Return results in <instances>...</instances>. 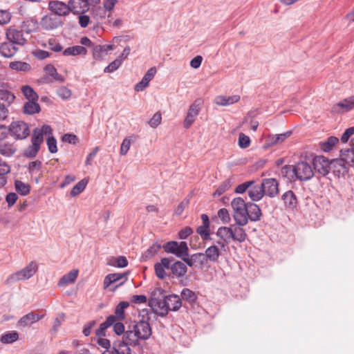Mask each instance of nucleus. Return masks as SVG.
I'll return each instance as SVG.
<instances>
[{"instance_id": "nucleus-5", "label": "nucleus", "mask_w": 354, "mask_h": 354, "mask_svg": "<svg viewBox=\"0 0 354 354\" xmlns=\"http://www.w3.org/2000/svg\"><path fill=\"white\" fill-rule=\"evenodd\" d=\"M162 248L166 253L172 254L183 261L189 256V248L185 241H169L163 245Z\"/></svg>"}, {"instance_id": "nucleus-12", "label": "nucleus", "mask_w": 354, "mask_h": 354, "mask_svg": "<svg viewBox=\"0 0 354 354\" xmlns=\"http://www.w3.org/2000/svg\"><path fill=\"white\" fill-rule=\"evenodd\" d=\"M264 195L274 198L279 193V183L275 178L263 179L261 183Z\"/></svg>"}, {"instance_id": "nucleus-21", "label": "nucleus", "mask_w": 354, "mask_h": 354, "mask_svg": "<svg viewBox=\"0 0 354 354\" xmlns=\"http://www.w3.org/2000/svg\"><path fill=\"white\" fill-rule=\"evenodd\" d=\"M129 272H125L123 273H113L106 275L104 279V287L106 288L111 284L116 283L120 280L123 279V281L120 283L116 287L120 286L123 285L127 281V276L129 275Z\"/></svg>"}, {"instance_id": "nucleus-23", "label": "nucleus", "mask_w": 354, "mask_h": 354, "mask_svg": "<svg viewBox=\"0 0 354 354\" xmlns=\"http://www.w3.org/2000/svg\"><path fill=\"white\" fill-rule=\"evenodd\" d=\"M201 219L203 221V225L201 226H198L196 228V232L201 236V239L203 241H207L210 240V234H209V216L205 214H203L201 215Z\"/></svg>"}, {"instance_id": "nucleus-35", "label": "nucleus", "mask_w": 354, "mask_h": 354, "mask_svg": "<svg viewBox=\"0 0 354 354\" xmlns=\"http://www.w3.org/2000/svg\"><path fill=\"white\" fill-rule=\"evenodd\" d=\"M340 156L339 158L343 160L348 167L354 166V150L352 148L341 149Z\"/></svg>"}, {"instance_id": "nucleus-53", "label": "nucleus", "mask_w": 354, "mask_h": 354, "mask_svg": "<svg viewBox=\"0 0 354 354\" xmlns=\"http://www.w3.org/2000/svg\"><path fill=\"white\" fill-rule=\"evenodd\" d=\"M232 186V181L230 179L224 180L214 192V196H219L222 195L225 192L230 189Z\"/></svg>"}, {"instance_id": "nucleus-29", "label": "nucleus", "mask_w": 354, "mask_h": 354, "mask_svg": "<svg viewBox=\"0 0 354 354\" xmlns=\"http://www.w3.org/2000/svg\"><path fill=\"white\" fill-rule=\"evenodd\" d=\"M218 244H214L208 247L205 251V257L208 261L217 262L221 255V252L218 248Z\"/></svg>"}, {"instance_id": "nucleus-14", "label": "nucleus", "mask_w": 354, "mask_h": 354, "mask_svg": "<svg viewBox=\"0 0 354 354\" xmlns=\"http://www.w3.org/2000/svg\"><path fill=\"white\" fill-rule=\"evenodd\" d=\"M330 171L335 176L340 178L348 174V167L340 158L333 159L330 161Z\"/></svg>"}, {"instance_id": "nucleus-18", "label": "nucleus", "mask_w": 354, "mask_h": 354, "mask_svg": "<svg viewBox=\"0 0 354 354\" xmlns=\"http://www.w3.org/2000/svg\"><path fill=\"white\" fill-rule=\"evenodd\" d=\"M31 142L32 144L25 149L24 155L27 158H32L37 156L42 143L41 134L32 136Z\"/></svg>"}, {"instance_id": "nucleus-8", "label": "nucleus", "mask_w": 354, "mask_h": 354, "mask_svg": "<svg viewBox=\"0 0 354 354\" xmlns=\"http://www.w3.org/2000/svg\"><path fill=\"white\" fill-rule=\"evenodd\" d=\"M296 172V180L307 181L314 176V171L311 165L305 162L301 161L295 165Z\"/></svg>"}, {"instance_id": "nucleus-37", "label": "nucleus", "mask_w": 354, "mask_h": 354, "mask_svg": "<svg viewBox=\"0 0 354 354\" xmlns=\"http://www.w3.org/2000/svg\"><path fill=\"white\" fill-rule=\"evenodd\" d=\"M78 276V270H73L68 274H64L59 281V286H66L70 283H74Z\"/></svg>"}, {"instance_id": "nucleus-10", "label": "nucleus", "mask_w": 354, "mask_h": 354, "mask_svg": "<svg viewBox=\"0 0 354 354\" xmlns=\"http://www.w3.org/2000/svg\"><path fill=\"white\" fill-rule=\"evenodd\" d=\"M313 171L315 173L326 176L330 172V161L323 156H317L313 160Z\"/></svg>"}, {"instance_id": "nucleus-32", "label": "nucleus", "mask_w": 354, "mask_h": 354, "mask_svg": "<svg viewBox=\"0 0 354 354\" xmlns=\"http://www.w3.org/2000/svg\"><path fill=\"white\" fill-rule=\"evenodd\" d=\"M240 100V96L234 95L232 96L218 95L215 97L214 103L219 106H228L238 102Z\"/></svg>"}, {"instance_id": "nucleus-57", "label": "nucleus", "mask_w": 354, "mask_h": 354, "mask_svg": "<svg viewBox=\"0 0 354 354\" xmlns=\"http://www.w3.org/2000/svg\"><path fill=\"white\" fill-rule=\"evenodd\" d=\"M250 138L243 133H239V146L241 149H245L250 146Z\"/></svg>"}, {"instance_id": "nucleus-62", "label": "nucleus", "mask_w": 354, "mask_h": 354, "mask_svg": "<svg viewBox=\"0 0 354 354\" xmlns=\"http://www.w3.org/2000/svg\"><path fill=\"white\" fill-rule=\"evenodd\" d=\"M254 180L247 181L238 185L235 189L237 194H243L254 184Z\"/></svg>"}, {"instance_id": "nucleus-2", "label": "nucleus", "mask_w": 354, "mask_h": 354, "mask_svg": "<svg viewBox=\"0 0 354 354\" xmlns=\"http://www.w3.org/2000/svg\"><path fill=\"white\" fill-rule=\"evenodd\" d=\"M125 333L130 343L139 345V340H147L151 337L152 330L147 321L140 320L128 326Z\"/></svg>"}, {"instance_id": "nucleus-61", "label": "nucleus", "mask_w": 354, "mask_h": 354, "mask_svg": "<svg viewBox=\"0 0 354 354\" xmlns=\"http://www.w3.org/2000/svg\"><path fill=\"white\" fill-rule=\"evenodd\" d=\"M59 316L60 318L57 317L55 319L52 329L50 330V333L53 335H55L57 333L59 326L62 325V322L64 319V315L63 313L61 314Z\"/></svg>"}, {"instance_id": "nucleus-27", "label": "nucleus", "mask_w": 354, "mask_h": 354, "mask_svg": "<svg viewBox=\"0 0 354 354\" xmlns=\"http://www.w3.org/2000/svg\"><path fill=\"white\" fill-rule=\"evenodd\" d=\"M171 272L177 278L184 277L187 272V264L184 261H176L171 266Z\"/></svg>"}, {"instance_id": "nucleus-43", "label": "nucleus", "mask_w": 354, "mask_h": 354, "mask_svg": "<svg viewBox=\"0 0 354 354\" xmlns=\"http://www.w3.org/2000/svg\"><path fill=\"white\" fill-rule=\"evenodd\" d=\"M0 88V101L7 102L10 104L15 100V95L4 88V83H2Z\"/></svg>"}, {"instance_id": "nucleus-15", "label": "nucleus", "mask_w": 354, "mask_h": 354, "mask_svg": "<svg viewBox=\"0 0 354 354\" xmlns=\"http://www.w3.org/2000/svg\"><path fill=\"white\" fill-rule=\"evenodd\" d=\"M200 104V101L197 100L190 105L188 113L183 122V126L185 129H189L195 121L201 110Z\"/></svg>"}, {"instance_id": "nucleus-40", "label": "nucleus", "mask_w": 354, "mask_h": 354, "mask_svg": "<svg viewBox=\"0 0 354 354\" xmlns=\"http://www.w3.org/2000/svg\"><path fill=\"white\" fill-rule=\"evenodd\" d=\"M16 150L13 144L6 141L0 142V153L3 156L10 157L15 153Z\"/></svg>"}, {"instance_id": "nucleus-1", "label": "nucleus", "mask_w": 354, "mask_h": 354, "mask_svg": "<svg viewBox=\"0 0 354 354\" xmlns=\"http://www.w3.org/2000/svg\"><path fill=\"white\" fill-rule=\"evenodd\" d=\"M216 234L220 239V241H216V243L221 249H225L231 241L243 243L248 237L243 227L234 225L230 227H218Z\"/></svg>"}, {"instance_id": "nucleus-25", "label": "nucleus", "mask_w": 354, "mask_h": 354, "mask_svg": "<svg viewBox=\"0 0 354 354\" xmlns=\"http://www.w3.org/2000/svg\"><path fill=\"white\" fill-rule=\"evenodd\" d=\"M247 213V223H248V220H250L253 222L259 221L261 219L262 215L260 207L255 203L250 202L248 204Z\"/></svg>"}, {"instance_id": "nucleus-60", "label": "nucleus", "mask_w": 354, "mask_h": 354, "mask_svg": "<svg viewBox=\"0 0 354 354\" xmlns=\"http://www.w3.org/2000/svg\"><path fill=\"white\" fill-rule=\"evenodd\" d=\"M162 115L160 112H156L149 121V124L152 128H156L161 122Z\"/></svg>"}, {"instance_id": "nucleus-20", "label": "nucleus", "mask_w": 354, "mask_h": 354, "mask_svg": "<svg viewBox=\"0 0 354 354\" xmlns=\"http://www.w3.org/2000/svg\"><path fill=\"white\" fill-rule=\"evenodd\" d=\"M171 259L164 257L161 259L160 262L156 263L154 265L156 275L158 279H164L167 277V273L165 270H171Z\"/></svg>"}, {"instance_id": "nucleus-39", "label": "nucleus", "mask_w": 354, "mask_h": 354, "mask_svg": "<svg viewBox=\"0 0 354 354\" xmlns=\"http://www.w3.org/2000/svg\"><path fill=\"white\" fill-rule=\"evenodd\" d=\"M295 165H285L282 167L280 175L286 178L289 181H295L296 180V172Z\"/></svg>"}, {"instance_id": "nucleus-46", "label": "nucleus", "mask_w": 354, "mask_h": 354, "mask_svg": "<svg viewBox=\"0 0 354 354\" xmlns=\"http://www.w3.org/2000/svg\"><path fill=\"white\" fill-rule=\"evenodd\" d=\"M129 306L128 301L120 302L115 310V319L123 320L125 319L124 309Z\"/></svg>"}, {"instance_id": "nucleus-54", "label": "nucleus", "mask_w": 354, "mask_h": 354, "mask_svg": "<svg viewBox=\"0 0 354 354\" xmlns=\"http://www.w3.org/2000/svg\"><path fill=\"white\" fill-rule=\"evenodd\" d=\"M122 59L116 58L104 69V73H113L116 71L122 64Z\"/></svg>"}, {"instance_id": "nucleus-24", "label": "nucleus", "mask_w": 354, "mask_h": 354, "mask_svg": "<svg viewBox=\"0 0 354 354\" xmlns=\"http://www.w3.org/2000/svg\"><path fill=\"white\" fill-rule=\"evenodd\" d=\"M184 262L189 267H193L197 265L203 266L207 263L205 254L202 252H198L193 254L191 256H187V258L184 259Z\"/></svg>"}, {"instance_id": "nucleus-31", "label": "nucleus", "mask_w": 354, "mask_h": 354, "mask_svg": "<svg viewBox=\"0 0 354 354\" xmlns=\"http://www.w3.org/2000/svg\"><path fill=\"white\" fill-rule=\"evenodd\" d=\"M39 23L35 19H28L24 21L21 25V30L24 34H30L37 32L39 26Z\"/></svg>"}, {"instance_id": "nucleus-4", "label": "nucleus", "mask_w": 354, "mask_h": 354, "mask_svg": "<svg viewBox=\"0 0 354 354\" xmlns=\"http://www.w3.org/2000/svg\"><path fill=\"white\" fill-rule=\"evenodd\" d=\"M248 204V203H245L241 197H236L231 202V206L233 209V218L236 225L241 227L247 225Z\"/></svg>"}, {"instance_id": "nucleus-38", "label": "nucleus", "mask_w": 354, "mask_h": 354, "mask_svg": "<svg viewBox=\"0 0 354 354\" xmlns=\"http://www.w3.org/2000/svg\"><path fill=\"white\" fill-rule=\"evenodd\" d=\"M115 322V317L113 315H109L105 322L102 323L100 327L95 330V335L98 337L105 335L106 329L112 326Z\"/></svg>"}, {"instance_id": "nucleus-45", "label": "nucleus", "mask_w": 354, "mask_h": 354, "mask_svg": "<svg viewBox=\"0 0 354 354\" xmlns=\"http://www.w3.org/2000/svg\"><path fill=\"white\" fill-rule=\"evenodd\" d=\"M19 339V333L15 330L8 331L1 337V342L3 344H12Z\"/></svg>"}, {"instance_id": "nucleus-3", "label": "nucleus", "mask_w": 354, "mask_h": 354, "mask_svg": "<svg viewBox=\"0 0 354 354\" xmlns=\"http://www.w3.org/2000/svg\"><path fill=\"white\" fill-rule=\"evenodd\" d=\"M154 304L158 305V310L156 313L161 317L166 316L169 311H177L182 306L181 299L176 295H169L163 296L162 301H156Z\"/></svg>"}, {"instance_id": "nucleus-36", "label": "nucleus", "mask_w": 354, "mask_h": 354, "mask_svg": "<svg viewBox=\"0 0 354 354\" xmlns=\"http://www.w3.org/2000/svg\"><path fill=\"white\" fill-rule=\"evenodd\" d=\"M86 53V48L82 46H73L68 47L63 51V55L64 56L85 55Z\"/></svg>"}, {"instance_id": "nucleus-26", "label": "nucleus", "mask_w": 354, "mask_h": 354, "mask_svg": "<svg viewBox=\"0 0 354 354\" xmlns=\"http://www.w3.org/2000/svg\"><path fill=\"white\" fill-rule=\"evenodd\" d=\"M281 199L284 202L285 207L289 209H294L297 207L298 204L297 198L295 194L291 191L288 190L286 192L281 196Z\"/></svg>"}, {"instance_id": "nucleus-48", "label": "nucleus", "mask_w": 354, "mask_h": 354, "mask_svg": "<svg viewBox=\"0 0 354 354\" xmlns=\"http://www.w3.org/2000/svg\"><path fill=\"white\" fill-rule=\"evenodd\" d=\"M161 245L160 243H154L152 245H151L143 254L142 258L145 260L149 259L154 257L158 251L160 250Z\"/></svg>"}, {"instance_id": "nucleus-51", "label": "nucleus", "mask_w": 354, "mask_h": 354, "mask_svg": "<svg viewBox=\"0 0 354 354\" xmlns=\"http://www.w3.org/2000/svg\"><path fill=\"white\" fill-rule=\"evenodd\" d=\"M87 183L88 182L86 179H82L79 181L71 190V195L72 196H76L79 195L85 189Z\"/></svg>"}, {"instance_id": "nucleus-19", "label": "nucleus", "mask_w": 354, "mask_h": 354, "mask_svg": "<svg viewBox=\"0 0 354 354\" xmlns=\"http://www.w3.org/2000/svg\"><path fill=\"white\" fill-rule=\"evenodd\" d=\"M68 3L70 12L74 15L84 14L89 10L87 0H70Z\"/></svg>"}, {"instance_id": "nucleus-63", "label": "nucleus", "mask_w": 354, "mask_h": 354, "mask_svg": "<svg viewBox=\"0 0 354 354\" xmlns=\"http://www.w3.org/2000/svg\"><path fill=\"white\" fill-rule=\"evenodd\" d=\"M47 145L50 153H55L57 151V141L53 136H49L47 139Z\"/></svg>"}, {"instance_id": "nucleus-49", "label": "nucleus", "mask_w": 354, "mask_h": 354, "mask_svg": "<svg viewBox=\"0 0 354 354\" xmlns=\"http://www.w3.org/2000/svg\"><path fill=\"white\" fill-rule=\"evenodd\" d=\"M339 139L334 136L329 137L325 142L321 143V149L325 152L332 150L333 147L337 144Z\"/></svg>"}, {"instance_id": "nucleus-44", "label": "nucleus", "mask_w": 354, "mask_h": 354, "mask_svg": "<svg viewBox=\"0 0 354 354\" xmlns=\"http://www.w3.org/2000/svg\"><path fill=\"white\" fill-rule=\"evenodd\" d=\"M44 71L53 80L59 82L64 81V77L57 73V69L53 64H47L44 68Z\"/></svg>"}, {"instance_id": "nucleus-22", "label": "nucleus", "mask_w": 354, "mask_h": 354, "mask_svg": "<svg viewBox=\"0 0 354 354\" xmlns=\"http://www.w3.org/2000/svg\"><path fill=\"white\" fill-rule=\"evenodd\" d=\"M19 50V47L6 39L0 44V55L6 58L12 57Z\"/></svg>"}, {"instance_id": "nucleus-47", "label": "nucleus", "mask_w": 354, "mask_h": 354, "mask_svg": "<svg viewBox=\"0 0 354 354\" xmlns=\"http://www.w3.org/2000/svg\"><path fill=\"white\" fill-rule=\"evenodd\" d=\"M15 187L16 191L22 196H26L30 193V185L21 180H16L15 182Z\"/></svg>"}, {"instance_id": "nucleus-64", "label": "nucleus", "mask_w": 354, "mask_h": 354, "mask_svg": "<svg viewBox=\"0 0 354 354\" xmlns=\"http://www.w3.org/2000/svg\"><path fill=\"white\" fill-rule=\"evenodd\" d=\"M218 218L225 223L230 221V216L228 210L225 208L220 209L218 212Z\"/></svg>"}, {"instance_id": "nucleus-9", "label": "nucleus", "mask_w": 354, "mask_h": 354, "mask_svg": "<svg viewBox=\"0 0 354 354\" xmlns=\"http://www.w3.org/2000/svg\"><path fill=\"white\" fill-rule=\"evenodd\" d=\"M9 131L16 139L23 140L30 135V129L26 123L22 121H16L11 123Z\"/></svg>"}, {"instance_id": "nucleus-17", "label": "nucleus", "mask_w": 354, "mask_h": 354, "mask_svg": "<svg viewBox=\"0 0 354 354\" xmlns=\"http://www.w3.org/2000/svg\"><path fill=\"white\" fill-rule=\"evenodd\" d=\"M127 337V333L122 337V340L113 342V348L117 350L118 354H131L130 346H138L136 343L131 344Z\"/></svg>"}, {"instance_id": "nucleus-30", "label": "nucleus", "mask_w": 354, "mask_h": 354, "mask_svg": "<svg viewBox=\"0 0 354 354\" xmlns=\"http://www.w3.org/2000/svg\"><path fill=\"white\" fill-rule=\"evenodd\" d=\"M292 131H289L283 133L269 136L267 138V144L269 146L280 145L290 136Z\"/></svg>"}, {"instance_id": "nucleus-33", "label": "nucleus", "mask_w": 354, "mask_h": 354, "mask_svg": "<svg viewBox=\"0 0 354 354\" xmlns=\"http://www.w3.org/2000/svg\"><path fill=\"white\" fill-rule=\"evenodd\" d=\"M164 292L165 291L160 288H155L151 292V299L149 300V304L151 307L156 311V313L158 308L156 303L154 304L153 302L154 299L156 301H162Z\"/></svg>"}, {"instance_id": "nucleus-58", "label": "nucleus", "mask_w": 354, "mask_h": 354, "mask_svg": "<svg viewBox=\"0 0 354 354\" xmlns=\"http://www.w3.org/2000/svg\"><path fill=\"white\" fill-rule=\"evenodd\" d=\"M106 55L105 52L102 49L101 45L94 46L93 48V57L95 59H101Z\"/></svg>"}, {"instance_id": "nucleus-56", "label": "nucleus", "mask_w": 354, "mask_h": 354, "mask_svg": "<svg viewBox=\"0 0 354 354\" xmlns=\"http://www.w3.org/2000/svg\"><path fill=\"white\" fill-rule=\"evenodd\" d=\"M57 95L63 100H68L71 96V91L66 86H60L57 90Z\"/></svg>"}, {"instance_id": "nucleus-13", "label": "nucleus", "mask_w": 354, "mask_h": 354, "mask_svg": "<svg viewBox=\"0 0 354 354\" xmlns=\"http://www.w3.org/2000/svg\"><path fill=\"white\" fill-rule=\"evenodd\" d=\"M48 9L52 12V14L59 17L66 16L70 12L69 3L66 4L58 0L50 1L48 3Z\"/></svg>"}, {"instance_id": "nucleus-34", "label": "nucleus", "mask_w": 354, "mask_h": 354, "mask_svg": "<svg viewBox=\"0 0 354 354\" xmlns=\"http://www.w3.org/2000/svg\"><path fill=\"white\" fill-rule=\"evenodd\" d=\"M261 185H251L248 192V196L253 201H259L264 196Z\"/></svg>"}, {"instance_id": "nucleus-42", "label": "nucleus", "mask_w": 354, "mask_h": 354, "mask_svg": "<svg viewBox=\"0 0 354 354\" xmlns=\"http://www.w3.org/2000/svg\"><path fill=\"white\" fill-rule=\"evenodd\" d=\"M9 67L12 70L20 72H28L31 70V66L28 63L21 61L11 62Z\"/></svg>"}, {"instance_id": "nucleus-52", "label": "nucleus", "mask_w": 354, "mask_h": 354, "mask_svg": "<svg viewBox=\"0 0 354 354\" xmlns=\"http://www.w3.org/2000/svg\"><path fill=\"white\" fill-rule=\"evenodd\" d=\"M182 299L187 301L189 303H194L197 299V296L194 292L189 288H183L181 292Z\"/></svg>"}, {"instance_id": "nucleus-28", "label": "nucleus", "mask_w": 354, "mask_h": 354, "mask_svg": "<svg viewBox=\"0 0 354 354\" xmlns=\"http://www.w3.org/2000/svg\"><path fill=\"white\" fill-rule=\"evenodd\" d=\"M44 317V315H37L32 312L29 313L25 315H24L19 321L18 325L21 326H28L31 325L33 323L38 322L41 319Z\"/></svg>"}, {"instance_id": "nucleus-16", "label": "nucleus", "mask_w": 354, "mask_h": 354, "mask_svg": "<svg viewBox=\"0 0 354 354\" xmlns=\"http://www.w3.org/2000/svg\"><path fill=\"white\" fill-rule=\"evenodd\" d=\"M354 109V96L347 97L335 104L331 108L333 113H343Z\"/></svg>"}, {"instance_id": "nucleus-55", "label": "nucleus", "mask_w": 354, "mask_h": 354, "mask_svg": "<svg viewBox=\"0 0 354 354\" xmlns=\"http://www.w3.org/2000/svg\"><path fill=\"white\" fill-rule=\"evenodd\" d=\"M40 135L42 138V142L44 141V135H50L52 134V128L49 125H43L41 129L36 128L33 131L32 136Z\"/></svg>"}, {"instance_id": "nucleus-7", "label": "nucleus", "mask_w": 354, "mask_h": 354, "mask_svg": "<svg viewBox=\"0 0 354 354\" xmlns=\"http://www.w3.org/2000/svg\"><path fill=\"white\" fill-rule=\"evenodd\" d=\"M5 35L6 40L13 44H16L19 47L24 46L28 41L22 31L14 27L6 28Z\"/></svg>"}, {"instance_id": "nucleus-11", "label": "nucleus", "mask_w": 354, "mask_h": 354, "mask_svg": "<svg viewBox=\"0 0 354 354\" xmlns=\"http://www.w3.org/2000/svg\"><path fill=\"white\" fill-rule=\"evenodd\" d=\"M62 24L61 17L56 16L54 14H49L44 16L40 22L39 25L45 30H53L57 29Z\"/></svg>"}, {"instance_id": "nucleus-50", "label": "nucleus", "mask_w": 354, "mask_h": 354, "mask_svg": "<svg viewBox=\"0 0 354 354\" xmlns=\"http://www.w3.org/2000/svg\"><path fill=\"white\" fill-rule=\"evenodd\" d=\"M21 92L28 101L38 100L39 96L31 86L28 85L22 86Z\"/></svg>"}, {"instance_id": "nucleus-41", "label": "nucleus", "mask_w": 354, "mask_h": 354, "mask_svg": "<svg viewBox=\"0 0 354 354\" xmlns=\"http://www.w3.org/2000/svg\"><path fill=\"white\" fill-rule=\"evenodd\" d=\"M37 100H30L24 105V113L28 115H32L40 111V106L37 102Z\"/></svg>"}, {"instance_id": "nucleus-6", "label": "nucleus", "mask_w": 354, "mask_h": 354, "mask_svg": "<svg viewBox=\"0 0 354 354\" xmlns=\"http://www.w3.org/2000/svg\"><path fill=\"white\" fill-rule=\"evenodd\" d=\"M37 270V264L35 261H31L22 270L10 275L6 282L8 284H11L17 281L28 279L35 274Z\"/></svg>"}, {"instance_id": "nucleus-59", "label": "nucleus", "mask_w": 354, "mask_h": 354, "mask_svg": "<svg viewBox=\"0 0 354 354\" xmlns=\"http://www.w3.org/2000/svg\"><path fill=\"white\" fill-rule=\"evenodd\" d=\"M11 14L7 10H0V25H5L10 22Z\"/></svg>"}]
</instances>
